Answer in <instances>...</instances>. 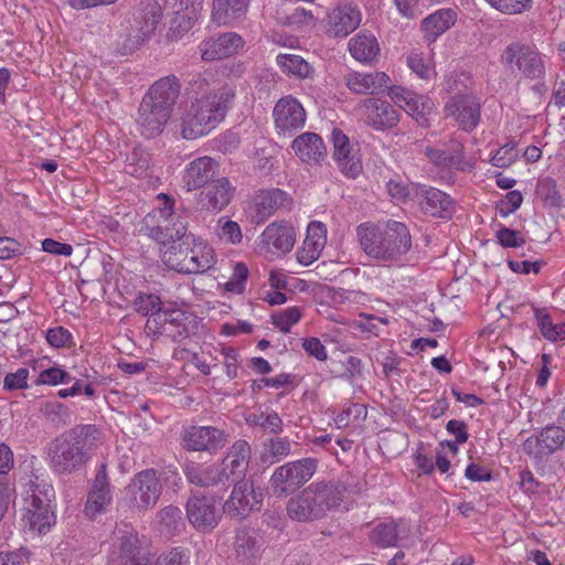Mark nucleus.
Masks as SVG:
<instances>
[{
	"mask_svg": "<svg viewBox=\"0 0 565 565\" xmlns=\"http://www.w3.org/2000/svg\"><path fill=\"white\" fill-rule=\"evenodd\" d=\"M211 71L195 74L185 87L190 106L182 117L181 135L193 140L207 135L225 118L235 98V89L224 84L213 87Z\"/></svg>",
	"mask_w": 565,
	"mask_h": 565,
	"instance_id": "obj_1",
	"label": "nucleus"
},
{
	"mask_svg": "<svg viewBox=\"0 0 565 565\" xmlns=\"http://www.w3.org/2000/svg\"><path fill=\"white\" fill-rule=\"evenodd\" d=\"M100 443L102 433L95 425H77L49 444V466L56 475H71L86 465Z\"/></svg>",
	"mask_w": 565,
	"mask_h": 565,
	"instance_id": "obj_2",
	"label": "nucleus"
},
{
	"mask_svg": "<svg viewBox=\"0 0 565 565\" xmlns=\"http://www.w3.org/2000/svg\"><path fill=\"white\" fill-rule=\"evenodd\" d=\"M347 487L339 480L316 481L303 488L287 503V515L301 523L324 519L342 504Z\"/></svg>",
	"mask_w": 565,
	"mask_h": 565,
	"instance_id": "obj_3",
	"label": "nucleus"
},
{
	"mask_svg": "<svg viewBox=\"0 0 565 565\" xmlns=\"http://www.w3.org/2000/svg\"><path fill=\"white\" fill-rule=\"evenodd\" d=\"M356 235L365 254L381 262H396L412 247V236L404 223L388 221L384 225L362 223Z\"/></svg>",
	"mask_w": 565,
	"mask_h": 565,
	"instance_id": "obj_4",
	"label": "nucleus"
},
{
	"mask_svg": "<svg viewBox=\"0 0 565 565\" xmlns=\"http://www.w3.org/2000/svg\"><path fill=\"white\" fill-rule=\"evenodd\" d=\"M160 257L169 268L184 275L203 274L216 262L213 248L195 236H188L166 250L160 249Z\"/></svg>",
	"mask_w": 565,
	"mask_h": 565,
	"instance_id": "obj_5",
	"label": "nucleus"
},
{
	"mask_svg": "<svg viewBox=\"0 0 565 565\" xmlns=\"http://www.w3.org/2000/svg\"><path fill=\"white\" fill-rule=\"evenodd\" d=\"M318 461L313 458H302L289 461L276 468L269 479V487L277 498H286L296 492L316 473Z\"/></svg>",
	"mask_w": 565,
	"mask_h": 565,
	"instance_id": "obj_6",
	"label": "nucleus"
},
{
	"mask_svg": "<svg viewBox=\"0 0 565 565\" xmlns=\"http://www.w3.org/2000/svg\"><path fill=\"white\" fill-rule=\"evenodd\" d=\"M565 447V428L546 425L537 434L531 435L523 443V451L534 466L543 469L550 458Z\"/></svg>",
	"mask_w": 565,
	"mask_h": 565,
	"instance_id": "obj_7",
	"label": "nucleus"
},
{
	"mask_svg": "<svg viewBox=\"0 0 565 565\" xmlns=\"http://www.w3.org/2000/svg\"><path fill=\"white\" fill-rule=\"evenodd\" d=\"M234 488L223 510L233 518L244 519L253 510H258L263 502V492L256 490L253 480L243 479L234 481Z\"/></svg>",
	"mask_w": 565,
	"mask_h": 565,
	"instance_id": "obj_8",
	"label": "nucleus"
},
{
	"mask_svg": "<svg viewBox=\"0 0 565 565\" xmlns=\"http://www.w3.org/2000/svg\"><path fill=\"white\" fill-rule=\"evenodd\" d=\"M306 117L303 106L292 95H287L278 99L273 109V118L277 132L287 137H291L295 132L303 128Z\"/></svg>",
	"mask_w": 565,
	"mask_h": 565,
	"instance_id": "obj_9",
	"label": "nucleus"
},
{
	"mask_svg": "<svg viewBox=\"0 0 565 565\" xmlns=\"http://www.w3.org/2000/svg\"><path fill=\"white\" fill-rule=\"evenodd\" d=\"M444 113L465 131H472L480 121L481 103L473 94L452 96L445 104Z\"/></svg>",
	"mask_w": 565,
	"mask_h": 565,
	"instance_id": "obj_10",
	"label": "nucleus"
},
{
	"mask_svg": "<svg viewBox=\"0 0 565 565\" xmlns=\"http://www.w3.org/2000/svg\"><path fill=\"white\" fill-rule=\"evenodd\" d=\"M143 316H147V321L143 330L150 335L158 333L166 334V327L168 324L178 322L184 318V312L177 309H163L161 299L156 295L143 296Z\"/></svg>",
	"mask_w": 565,
	"mask_h": 565,
	"instance_id": "obj_11",
	"label": "nucleus"
},
{
	"mask_svg": "<svg viewBox=\"0 0 565 565\" xmlns=\"http://www.w3.org/2000/svg\"><path fill=\"white\" fill-rule=\"evenodd\" d=\"M280 209H291L290 196L280 189L264 190L254 196L249 215L253 223L262 224Z\"/></svg>",
	"mask_w": 565,
	"mask_h": 565,
	"instance_id": "obj_12",
	"label": "nucleus"
},
{
	"mask_svg": "<svg viewBox=\"0 0 565 565\" xmlns=\"http://www.w3.org/2000/svg\"><path fill=\"white\" fill-rule=\"evenodd\" d=\"M388 96L419 125H428V115L434 109V103L429 97L416 94L402 86L390 87Z\"/></svg>",
	"mask_w": 565,
	"mask_h": 565,
	"instance_id": "obj_13",
	"label": "nucleus"
},
{
	"mask_svg": "<svg viewBox=\"0 0 565 565\" xmlns=\"http://www.w3.org/2000/svg\"><path fill=\"white\" fill-rule=\"evenodd\" d=\"M424 154L431 164L443 170L469 171L472 168L465 158L463 145L457 139L449 140L444 148L427 146Z\"/></svg>",
	"mask_w": 565,
	"mask_h": 565,
	"instance_id": "obj_14",
	"label": "nucleus"
},
{
	"mask_svg": "<svg viewBox=\"0 0 565 565\" xmlns=\"http://www.w3.org/2000/svg\"><path fill=\"white\" fill-rule=\"evenodd\" d=\"M364 121L375 130L392 129L399 122L398 110L387 100L366 98L360 105Z\"/></svg>",
	"mask_w": 565,
	"mask_h": 565,
	"instance_id": "obj_15",
	"label": "nucleus"
},
{
	"mask_svg": "<svg viewBox=\"0 0 565 565\" xmlns=\"http://www.w3.org/2000/svg\"><path fill=\"white\" fill-rule=\"evenodd\" d=\"M218 162L209 156H203L190 161L183 172L182 182L188 192L205 188L218 174Z\"/></svg>",
	"mask_w": 565,
	"mask_h": 565,
	"instance_id": "obj_16",
	"label": "nucleus"
},
{
	"mask_svg": "<svg viewBox=\"0 0 565 565\" xmlns=\"http://www.w3.org/2000/svg\"><path fill=\"white\" fill-rule=\"evenodd\" d=\"M502 61L507 64L515 62L519 71L531 79L542 78L545 74L540 53L530 46L519 44L509 45L502 54Z\"/></svg>",
	"mask_w": 565,
	"mask_h": 565,
	"instance_id": "obj_17",
	"label": "nucleus"
},
{
	"mask_svg": "<svg viewBox=\"0 0 565 565\" xmlns=\"http://www.w3.org/2000/svg\"><path fill=\"white\" fill-rule=\"evenodd\" d=\"M252 449L246 440H236L221 462H217L228 484L245 479Z\"/></svg>",
	"mask_w": 565,
	"mask_h": 565,
	"instance_id": "obj_18",
	"label": "nucleus"
},
{
	"mask_svg": "<svg viewBox=\"0 0 565 565\" xmlns=\"http://www.w3.org/2000/svg\"><path fill=\"white\" fill-rule=\"evenodd\" d=\"M189 522L199 531L214 529L221 518L213 498L192 495L186 503Z\"/></svg>",
	"mask_w": 565,
	"mask_h": 565,
	"instance_id": "obj_19",
	"label": "nucleus"
},
{
	"mask_svg": "<svg viewBox=\"0 0 565 565\" xmlns=\"http://www.w3.org/2000/svg\"><path fill=\"white\" fill-rule=\"evenodd\" d=\"M244 45L242 36L235 32H226L202 41L199 45L203 61H217L233 56Z\"/></svg>",
	"mask_w": 565,
	"mask_h": 565,
	"instance_id": "obj_20",
	"label": "nucleus"
},
{
	"mask_svg": "<svg viewBox=\"0 0 565 565\" xmlns=\"http://www.w3.org/2000/svg\"><path fill=\"white\" fill-rule=\"evenodd\" d=\"M326 33L331 38H345L361 23V12L351 4H341L324 19Z\"/></svg>",
	"mask_w": 565,
	"mask_h": 565,
	"instance_id": "obj_21",
	"label": "nucleus"
},
{
	"mask_svg": "<svg viewBox=\"0 0 565 565\" xmlns=\"http://www.w3.org/2000/svg\"><path fill=\"white\" fill-rule=\"evenodd\" d=\"M235 191L226 177L216 178L200 192L198 203L202 210L220 212L231 203Z\"/></svg>",
	"mask_w": 565,
	"mask_h": 565,
	"instance_id": "obj_22",
	"label": "nucleus"
},
{
	"mask_svg": "<svg viewBox=\"0 0 565 565\" xmlns=\"http://www.w3.org/2000/svg\"><path fill=\"white\" fill-rule=\"evenodd\" d=\"M111 501L113 495L107 477L106 465L102 463L87 494L85 514L88 518L94 519L96 515L106 512Z\"/></svg>",
	"mask_w": 565,
	"mask_h": 565,
	"instance_id": "obj_23",
	"label": "nucleus"
},
{
	"mask_svg": "<svg viewBox=\"0 0 565 565\" xmlns=\"http://www.w3.org/2000/svg\"><path fill=\"white\" fill-rule=\"evenodd\" d=\"M184 447L194 451H215L225 445L223 430L212 426H192L183 436Z\"/></svg>",
	"mask_w": 565,
	"mask_h": 565,
	"instance_id": "obj_24",
	"label": "nucleus"
},
{
	"mask_svg": "<svg viewBox=\"0 0 565 565\" xmlns=\"http://www.w3.org/2000/svg\"><path fill=\"white\" fill-rule=\"evenodd\" d=\"M183 471L189 483L200 488L226 489L230 486L217 462L206 465L191 461L184 465Z\"/></svg>",
	"mask_w": 565,
	"mask_h": 565,
	"instance_id": "obj_25",
	"label": "nucleus"
},
{
	"mask_svg": "<svg viewBox=\"0 0 565 565\" xmlns=\"http://www.w3.org/2000/svg\"><path fill=\"white\" fill-rule=\"evenodd\" d=\"M333 159L339 170L348 178L355 179L362 172L361 160L352 152L349 138L340 129L332 130Z\"/></svg>",
	"mask_w": 565,
	"mask_h": 565,
	"instance_id": "obj_26",
	"label": "nucleus"
},
{
	"mask_svg": "<svg viewBox=\"0 0 565 565\" xmlns=\"http://www.w3.org/2000/svg\"><path fill=\"white\" fill-rule=\"evenodd\" d=\"M264 541L253 529L242 527L235 533L233 552L239 564H254L262 554Z\"/></svg>",
	"mask_w": 565,
	"mask_h": 565,
	"instance_id": "obj_27",
	"label": "nucleus"
},
{
	"mask_svg": "<svg viewBox=\"0 0 565 565\" xmlns=\"http://www.w3.org/2000/svg\"><path fill=\"white\" fill-rule=\"evenodd\" d=\"M181 84L175 75H168L154 82L148 89L149 107L171 113L179 95Z\"/></svg>",
	"mask_w": 565,
	"mask_h": 565,
	"instance_id": "obj_28",
	"label": "nucleus"
},
{
	"mask_svg": "<svg viewBox=\"0 0 565 565\" xmlns=\"http://www.w3.org/2000/svg\"><path fill=\"white\" fill-rule=\"evenodd\" d=\"M260 245L267 252L288 253L295 244V230L285 222H274L266 226L260 237Z\"/></svg>",
	"mask_w": 565,
	"mask_h": 565,
	"instance_id": "obj_29",
	"label": "nucleus"
},
{
	"mask_svg": "<svg viewBox=\"0 0 565 565\" xmlns=\"http://www.w3.org/2000/svg\"><path fill=\"white\" fill-rule=\"evenodd\" d=\"M391 82L384 72H350L344 76L347 87L355 94L374 95L388 87Z\"/></svg>",
	"mask_w": 565,
	"mask_h": 565,
	"instance_id": "obj_30",
	"label": "nucleus"
},
{
	"mask_svg": "<svg viewBox=\"0 0 565 565\" xmlns=\"http://www.w3.org/2000/svg\"><path fill=\"white\" fill-rule=\"evenodd\" d=\"M188 220L183 214H178L169 218L168 223L158 224L156 227H150L148 236L157 242L159 245H167L169 243L178 244L177 242L185 241V237L193 236L186 234Z\"/></svg>",
	"mask_w": 565,
	"mask_h": 565,
	"instance_id": "obj_31",
	"label": "nucleus"
},
{
	"mask_svg": "<svg viewBox=\"0 0 565 565\" xmlns=\"http://www.w3.org/2000/svg\"><path fill=\"white\" fill-rule=\"evenodd\" d=\"M417 195L422 210L425 213L439 217H446L451 214L452 200L445 192L436 188L422 185L418 186Z\"/></svg>",
	"mask_w": 565,
	"mask_h": 565,
	"instance_id": "obj_32",
	"label": "nucleus"
},
{
	"mask_svg": "<svg viewBox=\"0 0 565 565\" xmlns=\"http://www.w3.org/2000/svg\"><path fill=\"white\" fill-rule=\"evenodd\" d=\"M296 156L307 163H320L327 157L322 138L315 132H303L291 145Z\"/></svg>",
	"mask_w": 565,
	"mask_h": 565,
	"instance_id": "obj_33",
	"label": "nucleus"
},
{
	"mask_svg": "<svg viewBox=\"0 0 565 565\" xmlns=\"http://www.w3.org/2000/svg\"><path fill=\"white\" fill-rule=\"evenodd\" d=\"M24 527L32 533H45L55 522V515L51 504L24 502V514L22 518Z\"/></svg>",
	"mask_w": 565,
	"mask_h": 565,
	"instance_id": "obj_34",
	"label": "nucleus"
},
{
	"mask_svg": "<svg viewBox=\"0 0 565 565\" xmlns=\"http://www.w3.org/2000/svg\"><path fill=\"white\" fill-rule=\"evenodd\" d=\"M457 20V13L452 9H440L429 14L422 21V30L426 41L434 43L438 36L449 30Z\"/></svg>",
	"mask_w": 565,
	"mask_h": 565,
	"instance_id": "obj_35",
	"label": "nucleus"
},
{
	"mask_svg": "<svg viewBox=\"0 0 565 565\" xmlns=\"http://www.w3.org/2000/svg\"><path fill=\"white\" fill-rule=\"evenodd\" d=\"M249 0H213L212 20L217 25H228L247 12Z\"/></svg>",
	"mask_w": 565,
	"mask_h": 565,
	"instance_id": "obj_36",
	"label": "nucleus"
},
{
	"mask_svg": "<svg viewBox=\"0 0 565 565\" xmlns=\"http://www.w3.org/2000/svg\"><path fill=\"white\" fill-rule=\"evenodd\" d=\"M351 56L361 63H371L380 53L376 38L369 32H360L349 41Z\"/></svg>",
	"mask_w": 565,
	"mask_h": 565,
	"instance_id": "obj_37",
	"label": "nucleus"
},
{
	"mask_svg": "<svg viewBox=\"0 0 565 565\" xmlns=\"http://www.w3.org/2000/svg\"><path fill=\"white\" fill-rule=\"evenodd\" d=\"M409 534L408 525L403 521L381 523L373 530L371 539L382 547L395 546L402 539Z\"/></svg>",
	"mask_w": 565,
	"mask_h": 565,
	"instance_id": "obj_38",
	"label": "nucleus"
},
{
	"mask_svg": "<svg viewBox=\"0 0 565 565\" xmlns=\"http://www.w3.org/2000/svg\"><path fill=\"white\" fill-rule=\"evenodd\" d=\"M174 202L173 198L162 192L152 196V210L145 217L147 234L150 232V227L169 222L174 214Z\"/></svg>",
	"mask_w": 565,
	"mask_h": 565,
	"instance_id": "obj_39",
	"label": "nucleus"
},
{
	"mask_svg": "<svg viewBox=\"0 0 565 565\" xmlns=\"http://www.w3.org/2000/svg\"><path fill=\"white\" fill-rule=\"evenodd\" d=\"M167 472L157 469L143 470V508H152L158 502Z\"/></svg>",
	"mask_w": 565,
	"mask_h": 565,
	"instance_id": "obj_40",
	"label": "nucleus"
},
{
	"mask_svg": "<svg viewBox=\"0 0 565 565\" xmlns=\"http://www.w3.org/2000/svg\"><path fill=\"white\" fill-rule=\"evenodd\" d=\"M156 526L167 537L180 533L184 526L182 511L173 505L166 507L157 514Z\"/></svg>",
	"mask_w": 565,
	"mask_h": 565,
	"instance_id": "obj_41",
	"label": "nucleus"
},
{
	"mask_svg": "<svg viewBox=\"0 0 565 565\" xmlns=\"http://www.w3.org/2000/svg\"><path fill=\"white\" fill-rule=\"evenodd\" d=\"M276 62L284 73L298 78L310 77L313 72L311 65L296 54H278Z\"/></svg>",
	"mask_w": 565,
	"mask_h": 565,
	"instance_id": "obj_42",
	"label": "nucleus"
},
{
	"mask_svg": "<svg viewBox=\"0 0 565 565\" xmlns=\"http://www.w3.org/2000/svg\"><path fill=\"white\" fill-rule=\"evenodd\" d=\"M24 502H33L41 504H51L52 499L55 497L53 487L39 478L31 479L25 486Z\"/></svg>",
	"mask_w": 565,
	"mask_h": 565,
	"instance_id": "obj_43",
	"label": "nucleus"
},
{
	"mask_svg": "<svg viewBox=\"0 0 565 565\" xmlns=\"http://www.w3.org/2000/svg\"><path fill=\"white\" fill-rule=\"evenodd\" d=\"M535 318L543 337L552 342L565 341V323L554 324L545 309H536Z\"/></svg>",
	"mask_w": 565,
	"mask_h": 565,
	"instance_id": "obj_44",
	"label": "nucleus"
},
{
	"mask_svg": "<svg viewBox=\"0 0 565 565\" xmlns=\"http://www.w3.org/2000/svg\"><path fill=\"white\" fill-rule=\"evenodd\" d=\"M171 113L157 107H150L148 114H143V137L154 138L159 136L167 121L170 118Z\"/></svg>",
	"mask_w": 565,
	"mask_h": 565,
	"instance_id": "obj_45",
	"label": "nucleus"
},
{
	"mask_svg": "<svg viewBox=\"0 0 565 565\" xmlns=\"http://www.w3.org/2000/svg\"><path fill=\"white\" fill-rule=\"evenodd\" d=\"M246 422L249 425L259 426L271 434H280L284 427L281 418L273 409L249 414L246 417Z\"/></svg>",
	"mask_w": 565,
	"mask_h": 565,
	"instance_id": "obj_46",
	"label": "nucleus"
},
{
	"mask_svg": "<svg viewBox=\"0 0 565 565\" xmlns=\"http://www.w3.org/2000/svg\"><path fill=\"white\" fill-rule=\"evenodd\" d=\"M249 270L243 262L235 263L230 279L224 284V290L231 294L241 295L245 290Z\"/></svg>",
	"mask_w": 565,
	"mask_h": 565,
	"instance_id": "obj_47",
	"label": "nucleus"
},
{
	"mask_svg": "<svg viewBox=\"0 0 565 565\" xmlns=\"http://www.w3.org/2000/svg\"><path fill=\"white\" fill-rule=\"evenodd\" d=\"M302 316L299 307H289L271 315L273 323L281 332L288 333L294 324H296Z\"/></svg>",
	"mask_w": 565,
	"mask_h": 565,
	"instance_id": "obj_48",
	"label": "nucleus"
},
{
	"mask_svg": "<svg viewBox=\"0 0 565 565\" xmlns=\"http://www.w3.org/2000/svg\"><path fill=\"white\" fill-rule=\"evenodd\" d=\"M493 9L503 14H522L532 8L533 0H486Z\"/></svg>",
	"mask_w": 565,
	"mask_h": 565,
	"instance_id": "obj_49",
	"label": "nucleus"
},
{
	"mask_svg": "<svg viewBox=\"0 0 565 565\" xmlns=\"http://www.w3.org/2000/svg\"><path fill=\"white\" fill-rule=\"evenodd\" d=\"M190 552L188 548L178 546L162 552L154 565H189Z\"/></svg>",
	"mask_w": 565,
	"mask_h": 565,
	"instance_id": "obj_50",
	"label": "nucleus"
},
{
	"mask_svg": "<svg viewBox=\"0 0 565 565\" xmlns=\"http://www.w3.org/2000/svg\"><path fill=\"white\" fill-rule=\"evenodd\" d=\"M73 377L60 366H53L40 372L35 384L36 385H57L67 384Z\"/></svg>",
	"mask_w": 565,
	"mask_h": 565,
	"instance_id": "obj_51",
	"label": "nucleus"
},
{
	"mask_svg": "<svg viewBox=\"0 0 565 565\" xmlns=\"http://www.w3.org/2000/svg\"><path fill=\"white\" fill-rule=\"evenodd\" d=\"M366 413L363 404H351L335 416L334 422L338 428H345L354 420L364 419Z\"/></svg>",
	"mask_w": 565,
	"mask_h": 565,
	"instance_id": "obj_52",
	"label": "nucleus"
},
{
	"mask_svg": "<svg viewBox=\"0 0 565 565\" xmlns=\"http://www.w3.org/2000/svg\"><path fill=\"white\" fill-rule=\"evenodd\" d=\"M470 78L465 74H451L443 83V89L452 96L469 95Z\"/></svg>",
	"mask_w": 565,
	"mask_h": 565,
	"instance_id": "obj_53",
	"label": "nucleus"
},
{
	"mask_svg": "<svg viewBox=\"0 0 565 565\" xmlns=\"http://www.w3.org/2000/svg\"><path fill=\"white\" fill-rule=\"evenodd\" d=\"M265 449L276 460L279 461L290 454L291 444L287 437L269 438L265 444Z\"/></svg>",
	"mask_w": 565,
	"mask_h": 565,
	"instance_id": "obj_54",
	"label": "nucleus"
},
{
	"mask_svg": "<svg viewBox=\"0 0 565 565\" xmlns=\"http://www.w3.org/2000/svg\"><path fill=\"white\" fill-rule=\"evenodd\" d=\"M29 375L30 372L25 367L8 373L3 380V388L9 392L28 388Z\"/></svg>",
	"mask_w": 565,
	"mask_h": 565,
	"instance_id": "obj_55",
	"label": "nucleus"
},
{
	"mask_svg": "<svg viewBox=\"0 0 565 565\" xmlns=\"http://www.w3.org/2000/svg\"><path fill=\"white\" fill-rule=\"evenodd\" d=\"M324 247L317 245L310 239H305L301 247L297 252V259L300 264L308 266L316 262Z\"/></svg>",
	"mask_w": 565,
	"mask_h": 565,
	"instance_id": "obj_56",
	"label": "nucleus"
},
{
	"mask_svg": "<svg viewBox=\"0 0 565 565\" xmlns=\"http://www.w3.org/2000/svg\"><path fill=\"white\" fill-rule=\"evenodd\" d=\"M46 341L52 348H65L71 344L72 334L63 327L51 328L46 331Z\"/></svg>",
	"mask_w": 565,
	"mask_h": 565,
	"instance_id": "obj_57",
	"label": "nucleus"
},
{
	"mask_svg": "<svg viewBox=\"0 0 565 565\" xmlns=\"http://www.w3.org/2000/svg\"><path fill=\"white\" fill-rule=\"evenodd\" d=\"M497 238L503 247H520L525 244V238L519 231L501 227L497 231Z\"/></svg>",
	"mask_w": 565,
	"mask_h": 565,
	"instance_id": "obj_58",
	"label": "nucleus"
},
{
	"mask_svg": "<svg viewBox=\"0 0 565 565\" xmlns=\"http://www.w3.org/2000/svg\"><path fill=\"white\" fill-rule=\"evenodd\" d=\"M407 66L420 78H428L430 66L425 63L423 53L413 51L407 55Z\"/></svg>",
	"mask_w": 565,
	"mask_h": 565,
	"instance_id": "obj_59",
	"label": "nucleus"
},
{
	"mask_svg": "<svg viewBox=\"0 0 565 565\" xmlns=\"http://www.w3.org/2000/svg\"><path fill=\"white\" fill-rule=\"evenodd\" d=\"M173 14L174 17L170 21V32H172L175 36L188 32L193 26V23L198 20V18H192L190 14L182 12Z\"/></svg>",
	"mask_w": 565,
	"mask_h": 565,
	"instance_id": "obj_60",
	"label": "nucleus"
},
{
	"mask_svg": "<svg viewBox=\"0 0 565 565\" xmlns=\"http://www.w3.org/2000/svg\"><path fill=\"white\" fill-rule=\"evenodd\" d=\"M115 565H140L138 548L134 547L129 542L122 543L120 554L116 558Z\"/></svg>",
	"mask_w": 565,
	"mask_h": 565,
	"instance_id": "obj_61",
	"label": "nucleus"
},
{
	"mask_svg": "<svg viewBox=\"0 0 565 565\" xmlns=\"http://www.w3.org/2000/svg\"><path fill=\"white\" fill-rule=\"evenodd\" d=\"M173 4V13H186L192 18H198L202 8L203 0H172Z\"/></svg>",
	"mask_w": 565,
	"mask_h": 565,
	"instance_id": "obj_62",
	"label": "nucleus"
},
{
	"mask_svg": "<svg viewBox=\"0 0 565 565\" xmlns=\"http://www.w3.org/2000/svg\"><path fill=\"white\" fill-rule=\"evenodd\" d=\"M218 235L232 244H238L243 238L241 226L232 220L224 221Z\"/></svg>",
	"mask_w": 565,
	"mask_h": 565,
	"instance_id": "obj_63",
	"label": "nucleus"
},
{
	"mask_svg": "<svg viewBox=\"0 0 565 565\" xmlns=\"http://www.w3.org/2000/svg\"><path fill=\"white\" fill-rule=\"evenodd\" d=\"M21 254V244L9 236H0V260L11 259Z\"/></svg>",
	"mask_w": 565,
	"mask_h": 565,
	"instance_id": "obj_64",
	"label": "nucleus"
}]
</instances>
